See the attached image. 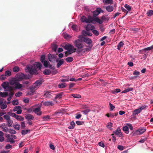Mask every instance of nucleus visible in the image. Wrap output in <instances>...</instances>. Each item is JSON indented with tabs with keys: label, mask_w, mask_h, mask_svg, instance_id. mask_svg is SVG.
<instances>
[{
	"label": "nucleus",
	"mask_w": 153,
	"mask_h": 153,
	"mask_svg": "<svg viewBox=\"0 0 153 153\" xmlns=\"http://www.w3.org/2000/svg\"><path fill=\"white\" fill-rule=\"evenodd\" d=\"M74 46L77 48V52L78 54L83 53L86 51H90L91 50V48H85V45L80 37L79 39L74 41Z\"/></svg>",
	"instance_id": "f257e3e1"
},
{
	"label": "nucleus",
	"mask_w": 153,
	"mask_h": 153,
	"mask_svg": "<svg viewBox=\"0 0 153 153\" xmlns=\"http://www.w3.org/2000/svg\"><path fill=\"white\" fill-rule=\"evenodd\" d=\"M42 67L41 63L39 62H35L34 64L30 66H27L25 69L26 72H28L31 74H38L37 69L40 70Z\"/></svg>",
	"instance_id": "f03ea898"
},
{
	"label": "nucleus",
	"mask_w": 153,
	"mask_h": 153,
	"mask_svg": "<svg viewBox=\"0 0 153 153\" xmlns=\"http://www.w3.org/2000/svg\"><path fill=\"white\" fill-rule=\"evenodd\" d=\"M85 20V21L84 22L86 23H92L93 21L98 22H100L99 19L95 18H93L90 16H88L87 18L86 17V19Z\"/></svg>",
	"instance_id": "7ed1b4c3"
},
{
	"label": "nucleus",
	"mask_w": 153,
	"mask_h": 153,
	"mask_svg": "<svg viewBox=\"0 0 153 153\" xmlns=\"http://www.w3.org/2000/svg\"><path fill=\"white\" fill-rule=\"evenodd\" d=\"M95 18H97L99 19L100 20L99 21H100V22H97V23L100 24H102V23L103 22L106 21H108L109 19V18L107 17L106 16L103 15L102 16L100 17L101 19H99L98 17H95Z\"/></svg>",
	"instance_id": "20e7f679"
},
{
	"label": "nucleus",
	"mask_w": 153,
	"mask_h": 153,
	"mask_svg": "<svg viewBox=\"0 0 153 153\" xmlns=\"http://www.w3.org/2000/svg\"><path fill=\"white\" fill-rule=\"evenodd\" d=\"M16 78L19 80V81L24 79H27L28 78L26 75H24L22 73L18 74Z\"/></svg>",
	"instance_id": "39448f33"
},
{
	"label": "nucleus",
	"mask_w": 153,
	"mask_h": 153,
	"mask_svg": "<svg viewBox=\"0 0 153 153\" xmlns=\"http://www.w3.org/2000/svg\"><path fill=\"white\" fill-rule=\"evenodd\" d=\"M64 48V49L67 50H74V51L76 50V48H74L73 46L69 44L65 45Z\"/></svg>",
	"instance_id": "423d86ee"
},
{
	"label": "nucleus",
	"mask_w": 153,
	"mask_h": 153,
	"mask_svg": "<svg viewBox=\"0 0 153 153\" xmlns=\"http://www.w3.org/2000/svg\"><path fill=\"white\" fill-rule=\"evenodd\" d=\"M113 132L115 134L118 136L119 137H123V135L121 132V130L120 128L118 127L117 129L115 131H113Z\"/></svg>",
	"instance_id": "0eeeda50"
},
{
	"label": "nucleus",
	"mask_w": 153,
	"mask_h": 153,
	"mask_svg": "<svg viewBox=\"0 0 153 153\" xmlns=\"http://www.w3.org/2000/svg\"><path fill=\"white\" fill-rule=\"evenodd\" d=\"M7 139L6 140V142H10L11 144L15 142V141L13 139L11 135L9 134H6Z\"/></svg>",
	"instance_id": "6e6552de"
},
{
	"label": "nucleus",
	"mask_w": 153,
	"mask_h": 153,
	"mask_svg": "<svg viewBox=\"0 0 153 153\" xmlns=\"http://www.w3.org/2000/svg\"><path fill=\"white\" fill-rule=\"evenodd\" d=\"M1 129L4 132H7L9 129L7 128V125L6 124L4 123L1 124Z\"/></svg>",
	"instance_id": "1a4fd4ad"
},
{
	"label": "nucleus",
	"mask_w": 153,
	"mask_h": 153,
	"mask_svg": "<svg viewBox=\"0 0 153 153\" xmlns=\"http://www.w3.org/2000/svg\"><path fill=\"white\" fill-rule=\"evenodd\" d=\"M42 83V80H37L34 83L33 85L32 88L35 89L37 86L40 85Z\"/></svg>",
	"instance_id": "9d476101"
},
{
	"label": "nucleus",
	"mask_w": 153,
	"mask_h": 153,
	"mask_svg": "<svg viewBox=\"0 0 153 153\" xmlns=\"http://www.w3.org/2000/svg\"><path fill=\"white\" fill-rule=\"evenodd\" d=\"M48 58L49 60L51 62H53L55 61L56 59L55 56L51 54H48Z\"/></svg>",
	"instance_id": "9b49d317"
},
{
	"label": "nucleus",
	"mask_w": 153,
	"mask_h": 153,
	"mask_svg": "<svg viewBox=\"0 0 153 153\" xmlns=\"http://www.w3.org/2000/svg\"><path fill=\"white\" fill-rule=\"evenodd\" d=\"M40 108L38 107L35 108L33 110V112L38 115H41L42 114V112L40 110Z\"/></svg>",
	"instance_id": "f8f14e48"
},
{
	"label": "nucleus",
	"mask_w": 153,
	"mask_h": 153,
	"mask_svg": "<svg viewBox=\"0 0 153 153\" xmlns=\"http://www.w3.org/2000/svg\"><path fill=\"white\" fill-rule=\"evenodd\" d=\"M56 61L57 62L56 65V67L57 68H59L63 64L64 62V60L63 59H61L59 60L58 59H57L56 60Z\"/></svg>",
	"instance_id": "ddd939ff"
},
{
	"label": "nucleus",
	"mask_w": 153,
	"mask_h": 153,
	"mask_svg": "<svg viewBox=\"0 0 153 153\" xmlns=\"http://www.w3.org/2000/svg\"><path fill=\"white\" fill-rule=\"evenodd\" d=\"M18 82H19V80H18L17 78L15 77L10 80V83L11 85H15L16 83H17Z\"/></svg>",
	"instance_id": "4468645a"
},
{
	"label": "nucleus",
	"mask_w": 153,
	"mask_h": 153,
	"mask_svg": "<svg viewBox=\"0 0 153 153\" xmlns=\"http://www.w3.org/2000/svg\"><path fill=\"white\" fill-rule=\"evenodd\" d=\"M43 105L47 106H53L54 105V103L50 101H45L43 103Z\"/></svg>",
	"instance_id": "2eb2a0df"
},
{
	"label": "nucleus",
	"mask_w": 153,
	"mask_h": 153,
	"mask_svg": "<svg viewBox=\"0 0 153 153\" xmlns=\"http://www.w3.org/2000/svg\"><path fill=\"white\" fill-rule=\"evenodd\" d=\"M94 28V27L93 25L88 24L86 27V30L87 31H89L93 30Z\"/></svg>",
	"instance_id": "dca6fc26"
},
{
	"label": "nucleus",
	"mask_w": 153,
	"mask_h": 153,
	"mask_svg": "<svg viewBox=\"0 0 153 153\" xmlns=\"http://www.w3.org/2000/svg\"><path fill=\"white\" fill-rule=\"evenodd\" d=\"M76 51H74V50H68L67 51L65 52V56L66 57L67 56L73 52H75Z\"/></svg>",
	"instance_id": "f3484780"
},
{
	"label": "nucleus",
	"mask_w": 153,
	"mask_h": 153,
	"mask_svg": "<svg viewBox=\"0 0 153 153\" xmlns=\"http://www.w3.org/2000/svg\"><path fill=\"white\" fill-rule=\"evenodd\" d=\"M82 33L85 36H91L92 35V34L89 32V31L83 30L82 31Z\"/></svg>",
	"instance_id": "a211bd4d"
},
{
	"label": "nucleus",
	"mask_w": 153,
	"mask_h": 153,
	"mask_svg": "<svg viewBox=\"0 0 153 153\" xmlns=\"http://www.w3.org/2000/svg\"><path fill=\"white\" fill-rule=\"evenodd\" d=\"M83 40L85 42L88 44H90L92 43L91 40L87 37L84 38Z\"/></svg>",
	"instance_id": "6ab92c4d"
},
{
	"label": "nucleus",
	"mask_w": 153,
	"mask_h": 153,
	"mask_svg": "<svg viewBox=\"0 0 153 153\" xmlns=\"http://www.w3.org/2000/svg\"><path fill=\"white\" fill-rule=\"evenodd\" d=\"M106 10L108 12H111L113 10V7L112 6L109 5L106 7Z\"/></svg>",
	"instance_id": "aec40b11"
},
{
	"label": "nucleus",
	"mask_w": 153,
	"mask_h": 153,
	"mask_svg": "<svg viewBox=\"0 0 153 153\" xmlns=\"http://www.w3.org/2000/svg\"><path fill=\"white\" fill-rule=\"evenodd\" d=\"M75 126V123L73 121H72L70 123V126H68V128L69 129H73L74 128Z\"/></svg>",
	"instance_id": "412c9836"
},
{
	"label": "nucleus",
	"mask_w": 153,
	"mask_h": 153,
	"mask_svg": "<svg viewBox=\"0 0 153 153\" xmlns=\"http://www.w3.org/2000/svg\"><path fill=\"white\" fill-rule=\"evenodd\" d=\"M113 0H103V2L105 4H112L113 3Z\"/></svg>",
	"instance_id": "4be33fe9"
},
{
	"label": "nucleus",
	"mask_w": 153,
	"mask_h": 153,
	"mask_svg": "<svg viewBox=\"0 0 153 153\" xmlns=\"http://www.w3.org/2000/svg\"><path fill=\"white\" fill-rule=\"evenodd\" d=\"M25 118L28 120H33L34 118V117L32 115L28 114L25 116Z\"/></svg>",
	"instance_id": "5701e85b"
},
{
	"label": "nucleus",
	"mask_w": 153,
	"mask_h": 153,
	"mask_svg": "<svg viewBox=\"0 0 153 153\" xmlns=\"http://www.w3.org/2000/svg\"><path fill=\"white\" fill-rule=\"evenodd\" d=\"M66 86L65 83H59L58 85V87L60 88H65Z\"/></svg>",
	"instance_id": "b1692460"
},
{
	"label": "nucleus",
	"mask_w": 153,
	"mask_h": 153,
	"mask_svg": "<svg viewBox=\"0 0 153 153\" xmlns=\"http://www.w3.org/2000/svg\"><path fill=\"white\" fill-rule=\"evenodd\" d=\"M140 112V111L138 108V109H135L134 110L133 112V116H135L137 114H138Z\"/></svg>",
	"instance_id": "393cba45"
},
{
	"label": "nucleus",
	"mask_w": 153,
	"mask_h": 153,
	"mask_svg": "<svg viewBox=\"0 0 153 153\" xmlns=\"http://www.w3.org/2000/svg\"><path fill=\"white\" fill-rule=\"evenodd\" d=\"M15 86L16 88L20 89L22 87V85L18 82L17 83H16Z\"/></svg>",
	"instance_id": "a878e982"
},
{
	"label": "nucleus",
	"mask_w": 153,
	"mask_h": 153,
	"mask_svg": "<svg viewBox=\"0 0 153 153\" xmlns=\"http://www.w3.org/2000/svg\"><path fill=\"white\" fill-rule=\"evenodd\" d=\"M66 61L69 63L71 62L73 60V58L72 57H69L65 59Z\"/></svg>",
	"instance_id": "bb28decb"
},
{
	"label": "nucleus",
	"mask_w": 153,
	"mask_h": 153,
	"mask_svg": "<svg viewBox=\"0 0 153 153\" xmlns=\"http://www.w3.org/2000/svg\"><path fill=\"white\" fill-rule=\"evenodd\" d=\"M138 130L140 134H143L146 131V128L143 127L141 128H140Z\"/></svg>",
	"instance_id": "cd10ccee"
},
{
	"label": "nucleus",
	"mask_w": 153,
	"mask_h": 153,
	"mask_svg": "<svg viewBox=\"0 0 153 153\" xmlns=\"http://www.w3.org/2000/svg\"><path fill=\"white\" fill-rule=\"evenodd\" d=\"M8 124V126L9 127H11L12 126L13 121L10 119L7 120Z\"/></svg>",
	"instance_id": "c85d7f7f"
},
{
	"label": "nucleus",
	"mask_w": 153,
	"mask_h": 153,
	"mask_svg": "<svg viewBox=\"0 0 153 153\" xmlns=\"http://www.w3.org/2000/svg\"><path fill=\"white\" fill-rule=\"evenodd\" d=\"M57 45L54 43H53L52 45V50L54 51H56L57 48Z\"/></svg>",
	"instance_id": "c756f323"
},
{
	"label": "nucleus",
	"mask_w": 153,
	"mask_h": 153,
	"mask_svg": "<svg viewBox=\"0 0 153 153\" xmlns=\"http://www.w3.org/2000/svg\"><path fill=\"white\" fill-rule=\"evenodd\" d=\"M8 95V93L7 92H2L0 91V96L2 97H5Z\"/></svg>",
	"instance_id": "7c9ffc66"
},
{
	"label": "nucleus",
	"mask_w": 153,
	"mask_h": 153,
	"mask_svg": "<svg viewBox=\"0 0 153 153\" xmlns=\"http://www.w3.org/2000/svg\"><path fill=\"white\" fill-rule=\"evenodd\" d=\"M42 119L44 120H48L50 119V116L49 115H48L46 116H44L42 117Z\"/></svg>",
	"instance_id": "2f4dec72"
},
{
	"label": "nucleus",
	"mask_w": 153,
	"mask_h": 153,
	"mask_svg": "<svg viewBox=\"0 0 153 153\" xmlns=\"http://www.w3.org/2000/svg\"><path fill=\"white\" fill-rule=\"evenodd\" d=\"M30 130L29 129L22 130V131L21 133L22 135H25L27 134L28 133H30Z\"/></svg>",
	"instance_id": "473e14b6"
},
{
	"label": "nucleus",
	"mask_w": 153,
	"mask_h": 153,
	"mask_svg": "<svg viewBox=\"0 0 153 153\" xmlns=\"http://www.w3.org/2000/svg\"><path fill=\"white\" fill-rule=\"evenodd\" d=\"M43 74L45 75H48L50 74L51 73V71L49 69H46L43 72Z\"/></svg>",
	"instance_id": "72a5a7b5"
},
{
	"label": "nucleus",
	"mask_w": 153,
	"mask_h": 153,
	"mask_svg": "<svg viewBox=\"0 0 153 153\" xmlns=\"http://www.w3.org/2000/svg\"><path fill=\"white\" fill-rule=\"evenodd\" d=\"M133 89V88H127L126 89L124 90H123V91L122 92V93H126L130 91H131Z\"/></svg>",
	"instance_id": "f704fd0d"
},
{
	"label": "nucleus",
	"mask_w": 153,
	"mask_h": 153,
	"mask_svg": "<svg viewBox=\"0 0 153 153\" xmlns=\"http://www.w3.org/2000/svg\"><path fill=\"white\" fill-rule=\"evenodd\" d=\"M123 130L126 134L129 133L128 128L126 126H125L123 128Z\"/></svg>",
	"instance_id": "c9c22d12"
},
{
	"label": "nucleus",
	"mask_w": 153,
	"mask_h": 153,
	"mask_svg": "<svg viewBox=\"0 0 153 153\" xmlns=\"http://www.w3.org/2000/svg\"><path fill=\"white\" fill-rule=\"evenodd\" d=\"M124 6L125 7L127 10L128 12H129L131 9V7L127 4H125Z\"/></svg>",
	"instance_id": "e433bc0d"
},
{
	"label": "nucleus",
	"mask_w": 153,
	"mask_h": 153,
	"mask_svg": "<svg viewBox=\"0 0 153 153\" xmlns=\"http://www.w3.org/2000/svg\"><path fill=\"white\" fill-rule=\"evenodd\" d=\"M19 68L18 66H15L13 69V71L15 72H18L19 71Z\"/></svg>",
	"instance_id": "4c0bfd02"
},
{
	"label": "nucleus",
	"mask_w": 153,
	"mask_h": 153,
	"mask_svg": "<svg viewBox=\"0 0 153 153\" xmlns=\"http://www.w3.org/2000/svg\"><path fill=\"white\" fill-rule=\"evenodd\" d=\"M8 85V84L5 82H3L1 85V86L4 88V90L6 89Z\"/></svg>",
	"instance_id": "58836bf2"
},
{
	"label": "nucleus",
	"mask_w": 153,
	"mask_h": 153,
	"mask_svg": "<svg viewBox=\"0 0 153 153\" xmlns=\"http://www.w3.org/2000/svg\"><path fill=\"white\" fill-rule=\"evenodd\" d=\"M13 127L15 129L19 130L20 129V125L18 124H13Z\"/></svg>",
	"instance_id": "ea45409f"
},
{
	"label": "nucleus",
	"mask_w": 153,
	"mask_h": 153,
	"mask_svg": "<svg viewBox=\"0 0 153 153\" xmlns=\"http://www.w3.org/2000/svg\"><path fill=\"white\" fill-rule=\"evenodd\" d=\"M124 43L122 41L120 42L117 45V49L120 50L121 48L123 46Z\"/></svg>",
	"instance_id": "a19ab883"
},
{
	"label": "nucleus",
	"mask_w": 153,
	"mask_h": 153,
	"mask_svg": "<svg viewBox=\"0 0 153 153\" xmlns=\"http://www.w3.org/2000/svg\"><path fill=\"white\" fill-rule=\"evenodd\" d=\"M147 15L149 16H152L153 15V11L152 10H151L148 11Z\"/></svg>",
	"instance_id": "79ce46f5"
},
{
	"label": "nucleus",
	"mask_w": 153,
	"mask_h": 153,
	"mask_svg": "<svg viewBox=\"0 0 153 153\" xmlns=\"http://www.w3.org/2000/svg\"><path fill=\"white\" fill-rule=\"evenodd\" d=\"M45 96L47 97L50 98L51 96V94L50 92L48 91L46 92L44 94Z\"/></svg>",
	"instance_id": "37998d69"
},
{
	"label": "nucleus",
	"mask_w": 153,
	"mask_h": 153,
	"mask_svg": "<svg viewBox=\"0 0 153 153\" xmlns=\"http://www.w3.org/2000/svg\"><path fill=\"white\" fill-rule=\"evenodd\" d=\"M11 74L10 71L7 70L5 72L4 74L6 76H9L11 75Z\"/></svg>",
	"instance_id": "c03bdc74"
},
{
	"label": "nucleus",
	"mask_w": 153,
	"mask_h": 153,
	"mask_svg": "<svg viewBox=\"0 0 153 153\" xmlns=\"http://www.w3.org/2000/svg\"><path fill=\"white\" fill-rule=\"evenodd\" d=\"M71 95L75 98H79L81 97V96L78 94H72Z\"/></svg>",
	"instance_id": "a18cd8bd"
},
{
	"label": "nucleus",
	"mask_w": 153,
	"mask_h": 153,
	"mask_svg": "<svg viewBox=\"0 0 153 153\" xmlns=\"http://www.w3.org/2000/svg\"><path fill=\"white\" fill-rule=\"evenodd\" d=\"M71 28L72 30H73L77 31L78 30L77 28H78V26L76 25H73L71 27Z\"/></svg>",
	"instance_id": "49530a36"
},
{
	"label": "nucleus",
	"mask_w": 153,
	"mask_h": 153,
	"mask_svg": "<svg viewBox=\"0 0 153 153\" xmlns=\"http://www.w3.org/2000/svg\"><path fill=\"white\" fill-rule=\"evenodd\" d=\"M16 119L20 121H23L24 120V118L23 117L18 115L17 116Z\"/></svg>",
	"instance_id": "de8ad7c7"
},
{
	"label": "nucleus",
	"mask_w": 153,
	"mask_h": 153,
	"mask_svg": "<svg viewBox=\"0 0 153 153\" xmlns=\"http://www.w3.org/2000/svg\"><path fill=\"white\" fill-rule=\"evenodd\" d=\"M5 91H9L10 92L13 90V88L10 86L8 85L6 88V89L4 90Z\"/></svg>",
	"instance_id": "09e8293b"
},
{
	"label": "nucleus",
	"mask_w": 153,
	"mask_h": 153,
	"mask_svg": "<svg viewBox=\"0 0 153 153\" xmlns=\"http://www.w3.org/2000/svg\"><path fill=\"white\" fill-rule=\"evenodd\" d=\"M1 108L2 109H4L6 108L7 107V105L5 103L0 105Z\"/></svg>",
	"instance_id": "8fccbe9b"
},
{
	"label": "nucleus",
	"mask_w": 153,
	"mask_h": 153,
	"mask_svg": "<svg viewBox=\"0 0 153 153\" xmlns=\"http://www.w3.org/2000/svg\"><path fill=\"white\" fill-rule=\"evenodd\" d=\"M45 55H42L41 56L40 58V61L41 62L43 63V62L45 61Z\"/></svg>",
	"instance_id": "3c124183"
},
{
	"label": "nucleus",
	"mask_w": 153,
	"mask_h": 153,
	"mask_svg": "<svg viewBox=\"0 0 153 153\" xmlns=\"http://www.w3.org/2000/svg\"><path fill=\"white\" fill-rule=\"evenodd\" d=\"M62 93H59L58 94H57L55 97V99H60L62 97Z\"/></svg>",
	"instance_id": "603ef678"
},
{
	"label": "nucleus",
	"mask_w": 153,
	"mask_h": 153,
	"mask_svg": "<svg viewBox=\"0 0 153 153\" xmlns=\"http://www.w3.org/2000/svg\"><path fill=\"white\" fill-rule=\"evenodd\" d=\"M140 135L138 130H137L134 132L133 133V135L134 136Z\"/></svg>",
	"instance_id": "864d4df0"
},
{
	"label": "nucleus",
	"mask_w": 153,
	"mask_h": 153,
	"mask_svg": "<svg viewBox=\"0 0 153 153\" xmlns=\"http://www.w3.org/2000/svg\"><path fill=\"white\" fill-rule=\"evenodd\" d=\"M43 63L44 66L45 67H48V66L50 64L49 62H48L46 60Z\"/></svg>",
	"instance_id": "5fc2aeb1"
},
{
	"label": "nucleus",
	"mask_w": 153,
	"mask_h": 153,
	"mask_svg": "<svg viewBox=\"0 0 153 153\" xmlns=\"http://www.w3.org/2000/svg\"><path fill=\"white\" fill-rule=\"evenodd\" d=\"M21 109V107L20 106H16L14 107L13 111H16L18 110L19 109Z\"/></svg>",
	"instance_id": "6e6d98bb"
},
{
	"label": "nucleus",
	"mask_w": 153,
	"mask_h": 153,
	"mask_svg": "<svg viewBox=\"0 0 153 153\" xmlns=\"http://www.w3.org/2000/svg\"><path fill=\"white\" fill-rule=\"evenodd\" d=\"M8 131L12 134H15L16 133V132L15 130L11 129H9Z\"/></svg>",
	"instance_id": "4d7b16f0"
},
{
	"label": "nucleus",
	"mask_w": 153,
	"mask_h": 153,
	"mask_svg": "<svg viewBox=\"0 0 153 153\" xmlns=\"http://www.w3.org/2000/svg\"><path fill=\"white\" fill-rule=\"evenodd\" d=\"M90 111V109H87L85 110L82 111V112L85 114H86L88 113Z\"/></svg>",
	"instance_id": "13d9d810"
},
{
	"label": "nucleus",
	"mask_w": 153,
	"mask_h": 153,
	"mask_svg": "<svg viewBox=\"0 0 153 153\" xmlns=\"http://www.w3.org/2000/svg\"><path fill=\"white\" fill-rule=\"evenodd\" d=\"M21 127L22 129H24L25 127V125L24 122H21Z\"/></svg>",
	"instance_id": "bf43d9fd"
},
{
	"label": "nucleus",
	"mask_w": 153,
	"mask_h": 153,
	"mask_svg": "<svg viewBox=\"0 0 153 153\" xmlns=\"http://www.w3.org/2000/svg\"><path fill=\"white\" fill-rule=\"evenodd\" d=\"M4 118L7 120L10 119V117L7 114H6L3 116Z\"/></svg>",
	"instance_id": "052dcab7"
},
{
	"label": "nucleus",
	"mask_w": 153,
	"mask_h": 153,
	"mask_svg": "<svg viewBox=\"0 0 153 153\" xmlns=\"http://www.w3.org/2000/svg\"><path fill=\"white\" fill-rule=\"evenodd\" d=\"M65 77L67 78V79H61V82H68L69 81V76H66Z\"/></svg>",
	"instance_id": "680f3d73"
},
{
	"label": "nucleus",
	"mask_w": 153,
	"mask_h": 153,
	"mask_svg": "<svg viewBox=\"0 0 153 153\" xmlns=\"http://www.w3.org/2000/svg\"><path fill=\"white\" fill-rule=\"evenodd\" d=\"M96 10L98 12V13H103V11L100 8H97Z\"/></svg>",
	"instance_id": "e2e57ef3"
},
{
	"label": "nucleus",
	"mask_w": 153,
	"mask_h": 153,
	"mask_svg": "<svg viewBox=\"0 0 153 153\" xmlns=\"http://www.w3.org/2000/svg\"><path fill=\"white\" fill-rule=\"evenodd\" d=\"M147 108V106H146V105H143V106L141 107L138 109H139V110L141 112L142 110H143L145 108Z\"/></svg>",
	"instance_id": "0e129e2a"
},
{
	"label": "nucleus",
	"mask_w": 153,
	"mask_h": 153,
	"mask_svg": "<svg viewBox=\"0 0 153 153\" xmlns=\"http://www.w3.org/2000/svg\"><path fill=\"white\" fill-rule=\"evenodd\" d=\"M92 32L96 36H97L99 35V32L97 30H93Z\"/></svg>",
	"instance_id": "69168bd1"
},
{
	"label": "nucleus",
	"mask_w": 153,
	"mask_h": 153,
	"mask_svg": "<svg viewBox=\"0 0 153 153\" xmlns=\"http://www.w3.org/2000/svg\"><path fill=\"white\" fill-rule=\"evenodd\" d=\"M22 94V93L21 92H18L16 93L15 95L16 97H19L21 96Z\"/></svg>",
	"instance_id": "338daca9"
},
{
	"label": "nucleus",
	"mask_w": 153,
	"mask_h": 153,
	"mask_svg": "<svg viewBox=\"0 0 153 153\" xmlns=\"http://www.w3.org/2000/svg\"><path fill=\"white\" fill-rule=\"evenodd\" d=\"M86 17L85 16H82L81 18V20L82 22H84L85 21V19H86Z\"/></svg>",
	"instance_id": "774afa93"
}]
</instances>
